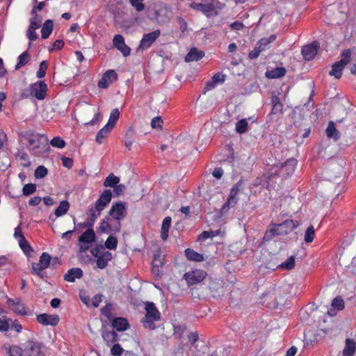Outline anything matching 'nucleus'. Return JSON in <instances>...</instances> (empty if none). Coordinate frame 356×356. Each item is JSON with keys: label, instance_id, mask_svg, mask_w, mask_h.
<instances>
[{"label": "nucleus", "instance_id": "1", "mask_svg": "<svg viewBox=\"0 0 356 356\" xmlns=\"http://www.w3.org/2000/svg\"><path fill=\"white\" fill-rule=\"evenodd\" d=\"M20 141L26 145L29 152L36 156L49 153L50 147L47 136L33 131H26L19 134Z\"/></svg>", "mask_w": 356, "mask_h": 356}, {"label": "nucleus", "instance_id": "2", "mask_svg": "<svg viewBox=\"0 0 356 356\" xmlns=\"http://www.w3.org/2000/svg\"><path fill=\"white\" fill-rule=\"evenodd\" d=\"M145 314L140 322L145 329L154 330L155 323L161 320V313L152 302H147L145 306Z\"/></svg>", "mask_w": 356, "mask_h": 356}, {"label": "nucleus", "instance_id": "3", "mask_svg": "<svg viewBox=\"0 0 356 356\" xmlns=\"http://www.w3.org/2000/svg\"><path fill=\"white\" fill-rule=\"evenodd\" d=\"M242 181H238L236 184H234L230 190L229 195L227 197V201L222 205L220 212L222 213L227 212L230 208L234 207L238 202V198L237 197L240 191L241 190Z\"/></svg>", "mask_w": 356, "mask_h": 356}, {"label": "nucleus", "instance_id": "4", "mask_svg": "<svg viewBox=\"0 0 356 356\" xmlns=\"http://www.w3.org/2000/svg\"><path fill=\"white\" fill-rule=\"evenodd\" d=\"M121 223L113 217L106 216L101 222L99 229L101 232L113 234L120 232Z\"/></svg>", "mask_w": 356, "mask_h": 356}, {"label": "nucleus", "instance_id": "5", "mask_svg": "<svg viewBox=\"0 0 356 356\" xmlns=\"http://www.w3.org/2000/svg\"><path fill=\"white\" fill-rule=\"evenodd\" d=\"M30 95L38 100H43L47 97V85L44 81H38L30 85Z\"/></svg>", "mask_w": 356, "mask_h": 356}, {"label": "nucleus", "instance_id": "6", "mask_svg": "<svg viewBox=\"0 0 356 356\" xmlns=\"http://www.w3.org/2000/svg\"><path fill=\"white\" fill-rule=\"evenodd\" d=\"M161 31L159 29H156L152 32L145 33L142 39L140 41L139 46L138 47V50H146L148 49L160 37Z\"/></svg>", "mask_w": 356, "mask_h": 356}, {"label": "nucleus", "instance_id": "7", "mask_svg": "<svg viewBox=\"0 0 356 356\" xmlns=\"http://www.w3.org/2000/svg\"><path fill=\"white\" fill-rule=\"evenodd\" d=\"M95 240V233L92 228L87 229L79 237V250L81 252H84L88 249V244L94 242Z\"/></svg>", "mask_w": 356, "mask_h": 356}, {"label": "nucleus", "instance_id": "8", "mask_svg": "<svg viewBox=\"0 0 356 356\" xmlns=\"http://www.w3.org/2000/svg\"><path fill=\"white\" fill-rule=\"evenodd\" d=\"M207 276L205 271L202 270H195L187 272L184 277L189 286L197 284L201 282Z\"/></svg>", "mask_w": 356, "mask_h": 356}, {"label": "nucleus", "instance_id": "9", "mask_svg": "<svg viewBox=\"0 0 356 356\" xmlns=\"http://www.w3.org/2000/svg\"><path fill=\"white\" fill-rule=\"evenodd\" d=\"M42 343L29 340L24 344V356H39L42 351Z\"/></svg>", "mask_w": 356, "mask_h": 356}, {"label": "nucleus", "instance_id": "10", "mask_svg": "<svg viewBox=\"0 0 356 356\" xmlns=\"http://www.w3.org/2000/svg\"><path fill=\"white\" fill-rule=\"evenodd\" d=\"M118 79L117 73L113 70H107L99 80L97 86L99 88L106 89Z\"/></svg>", "mask_w": 356, "mask_h": 356}, {"label": "nucleus", "instance_id": "11", "mask_svg": "<svg viewBox=\"0 0 356 356\" xmlns=\"http://www.w3.org/2000/svg\"><path fill=\"white\" fill-rule=\"evenodd\" d=\"M109 215L120 222L126 216L125 203L120 202L113 204L110 209Z\"/></svg>", "mask_w": 356, "mask_h": 356}, {"label": "nucleus", "instance_id": "12", "mask_svg": "<svg viewBox=\"0 0 356 356\" xmlns=\"http://www.w3.org/2000/svg\"><path fill=\"white\" fill-rule=\"evenodd\" d=\"M7 305L9 306L10 309L15 314L21 316L28 315L29 313L26 311L25 306L22 303L19 298H10L7 299Z\"/></svg>", "mask_w": 356, "mask_h": 356}, {"label": "nucleus", "instance_id": "13", "mask_svg": "<svg viewBox=\"0 0 356 356\" xmlns=\"http://www.w3.org/2000/svg\"><path fill=\"white\" fill-rule=\"evenodd\" d=\"M113 44L124 56L127 57L130 55L131 49L125 44L124 39L122 35L117 34L114 35Z\"/></svg>", "mask_w": 356, "mask_h": 356}, {"label": "nucleus", "instance_id": "14", "mask_svg": "<svg viewBox=\"0 0 356 356\" xmlns=\"http://www.w3.org/2000/svg\"><path fill=\"white\" fill-rule=\"evenodd\" d=\"M37 321L44 326H56L59 322V316L57 314H41L37 316Z\"/></svg>", "mask_w": 356, "mask_h": 356}, {"label": "nucleus", "instance_id": "15", "mask_svg": "<svg viewBox=\"0 0 356 356\" xmlns=\"http://www.w3.org/2000/svg\"><path fill=\"white\" fill-rule=\"evenodd\" d=\"M319 44L314 41L309 44L305 45L302 49V55L305 60H311L317 54Z\"/></svg>", "mask_w": 356, "mask_h": 356}, {"label": "nucleus", "instance_id": "16", "mask_svg": "<svg viewBox=\"0 0 356 356\" xmlns=\"http://www.w3.org/2000/svg\"><path fill=\"white\" fill-rule=\"evenodd\" d=\"M278 226V230L280 233V235H286L289 232H292L294 229H296L298 226V224L296 221L288 219L282 222V223L277 224Z\"/></svg>", "mask_w": 356, "mask_h": 356}, {"label": "nucleus", "instance_id": "17", "mask_svg": "<svg viewBox=\"0 0 356 356\" xmlns=\"http://www.w3.org/2000/svg\"><path fill=\"white\" fill-rule=\"evenodd\" d=\"M111 321L112 326L118 332L125 331L130 327L128 321L123 317L113 318Z\"/></svg>", "mask_w": 356, "mask_h": 356}, {"label": "nucleus", "instance_id": "18", "mask_svg": "<svg viewBox=\"0 0 356 356\" xmlns=\"http://www.w3.org/2000/svg\"><path fill=\"white\" fill-rule=\"evenodd\" d=\"M189 7L193 10L201 11L207 17L209 16V13L214 10V5L213 3H209L208 4L192 3L189 5Z\"/></svg>", "mask_w": 356, "mask_h": 356}, {"label": "nucleus", "instance_id": "19", "mask_svg": "<svg viewBox=\"0 0 356 356\" xmlns=\"http://www.w3.org/2000/svg\"><path fill=\"white\" fill-rule=\"evenodd\" d=\"M3 350L9 356H24V349L16 345L11 346L9 343H5L2 346Z\"/></svg>", "mask_w": 356, "mask_h": 356}, {"label": "nucleus", "instance_id": "20", "mask_svg": "<svg viewBox=\"0 0 356 356\" xmlns=\"http://www.w3.org/2000/svg\"><path fill=\"white\" fill-rule=\"evenodd\" d=\"M296 165L297 161L295 159H289L282 165L280 172L284 175L290 176L293 173Z\"/></svg>", "mask_w": 356, "mask_h": 356}, {"label": "nucleus", "instance_id": "21", "mask_svg": "<svg viewBox=\"0 0 356 356\" xmlns=\"http://www.w3.org/2000/svg\"><path fill=\"white\" fill-rule=\"evenodd\" d=\"M83 277V270L80 268H72L67 270L64 275V280L67 282H73L76 279Z\"/></svg>", "mask_w": 356, "mask_h": 356}, {"label": "nucleus", "instance_id": "22", "mask_svg": "<svg viewBox=\"0 0 356 356\" xmlns=\"http://www.w3.org/2000/svg\"><path fill=\"white\" fill-rule=\"evenodd\" d=\"M204 56V52L196 47L191 48L185 57L186 62L197 61Z\"/></svg>", "mask_w": 356, "mask_h": 356}, {"label": "nucleus", "instance_id": "23", "mask_svg": "<svg viewBox=\"0 0 356 356\" xmlns=\"http://www.w3.org/2000/svg\"><path fill=\"white\" fill-rule=\"evenodd\" d=\"M112 258L113 256L110 252L106 251L105 252H102V254L96 260L97 268L99 269L105 268L107 266L108 261H111Z\"/></svg>", "mask_w": 356, "mask_h": 356}, {"label": "nucleus", "instance_id": "24", "mask_svg": "<svg viewBox=\"0 0 356 356\" xmlns=\"http://www.w3.org/2000/svg\"><path fill=\"white\" fill-rule=\"evenodd\" d=\"M332 307H333L334 309L329 310L327 312V314L330 316H334L336 315L334 309L341 311L344 309L345 305L343 300L339 296L334 298L332 301Z\"/></svg>", "mask_w": 356, "mask_h": 356}, {"label": "nucleus", "instance_id": "25", "mask_svg": "<svg viewBox=\"0 0 356 356\" xmlns=\"http://www.w3.org/2000/svg\"><path fill=\"white\" fill-rule=\"evenodd\" d=\"M102 338L108 346H111L118 340V335L115 331L105 330L102 332Z\"/></svg>", "mask_w": 356, "mask_h": 356}, {"label": "nucleus", "instance_id": "26", "mask_svg": "<svg viewBox=\"0 0 356 356\" xmlns=\"http://www.w3.org/2000/svg\"><path fill=\"white\" fill-rule=\"evenodd\" d=\"M356 350V343L353 339H347L343 350V356H353Z\"/></svg>", "mask_w": 356, "mask_h": 356}, {"label": "nucleus", "instance_id": "27", "mask_svg": "<svg viewBox=\"0 0 356 356\" xmlns=\"http://www.w3.org/2000/svg\"><path fill=\"white\" fill-rule=\"evenodd\" d=\"M276 35L274 34L270 35L268 38H263L257 42L256 46L261 49L262 52L268 48L269 44L273 42L276 40Z\"/></svg>", "mask_w": 356, "mask_h": 356}, {"label": "nucleus", "instance_id": "28", "mask_svg": "<svg viewBox=\"0 0 356 356\" xmlns=\"http://www.w3.org/2000/svg\"><path fill=\"white\" fill-rule=\"evenodd\" d=\"M54 28V22L51 19H47L44 22L41 29V36L42 39H47L51 34Z\"/></svg>", "mask_w": 356, "mask_h": 356}, {"label": "nucleus", "instance_id": "29", "mask_svg": "<svg viewBox=\"0 0 356 356\" xmlns=\"http://www.w3.org/2000/svg\"><path fill=\"white\" fill-rule=\"evenodd\" d=\"M280 235L277 224L271 223L264 236V241H270L274 236Z\"/></svg>", "mask_w": 356, "mask_h": 356}, {"label": "nucleus", "instance_id": "30", "mask_svg": "<svg viewBox=\"0 0 356 356\" xmlns=\"http://www.w3.org/2000/svg\"><path fill=\"white\" fill-rule=\"evenodd\" d=\"M326 135L329 138H333L335 141L338 140L340 138L339 131L336 129L334 123L330 122L325 130Z\"/></svg>", "mask_w": 356, "mask_h": 356}, {"label": "nucleus", "instance_id": "31", "mask_svg": "<svg viewBox=\"0 0 356 356\" xmlns=\"http://www.w3.org/2000/svg\"><path fill=\"white\" fill-rule=\"evenodd\" d=\"M185 255L189 261L200 262L204 261V259L202 254L195 252L191 248H187L185 250Z\"/></svg>", "mask_w": 356, "mask_h": 356}, {"label": "nucleus", "instance_id": "32", "mask_svg": "<svg viewBox=\"0 0 356 356\" xmlns=\"http://www.w3.org/2000/svg\"><path fill=\"white\" fill-rule=\"evenodd\" d=\"M286 72V71L284 67H276L272 70L267 71L266 76L269 79H278L284 76Z\"/></svg>", "mask_w": 356, "mask_h": 356}, {"label": "nucleus", "instance_id": "33", "mask_svg": "<svg viewBox=\"0 0 356 356\" xmlns=\"http://www.w3.org/2000/svg\"><path fill=\"white\" fill-rule=\"evenodd\" d=\"M171 224V218L165 217L161 225V238L162 240L165 241L168 236V231Z\"/></svg>", "mask_w": 356, "mask_h": 356}, {"label": "nucleus", "instance_id": "34", "mask_svg": "<svg viewBox=\"0 0 356 356\" xmlns=\"http://www.w3.org/2000/svg\"><path fill=\"white\" fill-rule=\"evenodd\" d=\"M70 209V203L67 200H63L60 202L58 207L56 209L54 214L56 217L64 216Z\"/></svg>", "mask_w": 356, "mask_h": 356}, {"label": "nucleus", "instance_id": "35", "mask_svg": "<svg viewBox=\"0 0 356 356\" xmlns=\"http://www.w3.org/2000/svg\"><path fill=\"white\" fill-rule=\"evenodd\" d=\"M344 67L345 66L341 65L340 63L336 62L332 66V70L330 71L329 74L339 79L341 77L342 72L344 69Z\"/></svg>", "mask_w": 356, "mask_h": 356}, {"label": "nucleus", "instance_id": "36", "mask_svg": "<svg viewBox=\"0 0 356 356\" xmlns=\"http://www.w3.org/2000/svg\"><path fill=\"white\" fill-rule=\"evenodd\" d=\"M101 212L102 211L97 210V208L95 205H90L87 211L88 220L94 224L96 219L100 216Z\"/></svg>", "mask_w": 356, "mask_h": 356}, {"label": "nucleus", "instance_id": "37", "mask_svg": "<svg viewBox=\"0 0 356 356\" xmlns=\"http://www.w3.org/2000/svg\"><path fill=\"white\" fill-rule=\"evenodd\" d=\"M111 130L112 129L109 127H107L106 124L104 126V127H102L96 135V142L99 144H102L103 143L104 138L108 136Z\"/></svg>", "mask_w": 356, "mask_h": 356}, {"label": "nucleus", "instance_id": "38", "mask_svg": "<svg viewBox=\"0 0 356 356\" xmlns=\"http://www.w3.org/2000/svg\"><path fill=\"white\" fill-rule=\"evenodd\" d=\"M30 60V56L29 54L28 50L24 51L17 58V63L15 65V69L16 70L20 69L22 67L24 66Z\"/></svg>", "mask_w": 356, "mask_h": 356}, {"label": "nucleus", "instance_id": "39", "mask_svg": "<svg viewBox=\"0 0 356 356\" xmlns=\"http://www.w3.org/2000/svg\"><path fill=\"white\" fill-rule=\"evenodd\" d=\"M120 118V111L118 108H114L110 113L109 119L108 122L106 123L107 127H109L113 129L115 127L117 121Z\"/></svg>", "mask_w": 356, "mask_h": 356}, {"label": "nucleus", "instance_id": "40", "mask_svg": "<svg viewBox=\"0 0 356 356\" xmlns=\"http://www.w3.org/2000/svg\"><path fill=\"white\" fill-rule=\"evenodd\" d=\"M220 234V230L204 231L202 232L201 234H200L197 236V241H204L208 238H213V237L218 236Z\"/></svg>", "mask_w": 356, "mask_h": 356}, {"label": "nucleus", "instance_id": "41", "mask_svg": "<svg viewBox=\"0 0 356 356\" xmlns=\"http://www.w3.org/2000/svg\"><path fill=\"white\" fill-rule=\"evenodd\" d=\"M295 266V256H290L285 261L280 264L278 267L281 269L290 270Z\"/></svg>", "mask_w": 356, "mask_h": 356}, {"label": "nucleus", "instance_id": "42", "mask_svg": "<svg viewBox=\"0 0 356 356\" xmlns=\"http://www.w3.org/2000/svg\"><path fill=\"white\" fill-rule=\"evenodd\" d=\"M119 181L120 178L111 173L105 179L104 186L105 187H114L119 183Z\"/></svg>", "mask_w": 356, "mask_h": 356}, {"label": "nucleus", "instance_id": "43", "mask_svg": "<svg viewBox=\"0 0 356 356\" xmlns=\"http://www.w3.org/2000/svg\"><path fill=\"white\" fill-rule=\"evenodd\" d=\"M315 236V229L314 226L310 225L306 229L304 235V240L305 243H310L313 241Z\"/></svg>", "mask_w": 356, "mask_h": 356}, {"label": "nucleus", "instance_id": "44", "mask_svg": "<svg viewBox=\"0 0 356 356\" xmlns=\"http://www.w3.org/2000/svg\"><path fill=\"white\" fill-rule=\"evenodd\" d=\"M49 143L52 147L58 149H63L66 145L65 141L60 136L53 138L50 140Z\"/></svg>", "mask_w": 356, "mask_h": 356}, {"label": "nucleus", "instance_id": "45", "mask_svg": "<svg viewBox=\"0 0 356 356\" xmlns=\"http://www.w3.org/2000/svg\"><path fill=\"white\" fill-rule=\"evenodd\" d=\"M33 17L30 19V25L29 27L32 29H39L42 24V18L37 13L33 15Z\"/></svg>", "mask_w": 356, "mask_h": 356}, {"label": "nucleus", "instance_id": "46", "mask_svg": "<svg viewBox=\"0 0 356 356\" xmlns=\"http://www.w3.org/2000/svg\"><path fill=\"white\" fill-rule=\"evenodd\" d=\"M113 305L111 303H106V305L101 309V313L109 321H111V319L113 318Z\"/></svg>", "mask_w": 356, "mask_h": 356}, {"label": "nucleus", "instance_id": "47", "mask_svg": "<svg viewBox=\"0 0 356 356\" xmlns=\"http://www.w3.org/2000/svg\"><path fill=\"white\" fill-rule=\"evenodd\" d=\"M51 259V257L48 253L43 252L40 257V265L42 266L46 269L49 266Z\"/></svg>", "mask_w": 356, "mask_h": 356}, {"label": "nucleus", "instance_id": "48", "mask_svg": "<svg viewBox=\"0 0 356 356\" xmlns=\"http://www.w3.org/2000/svg\"><path fill=\"white\" fill-rule=\"evenodd\" d=\"M248 123L245 119H242L237 122L236 124V131L238 134H244L248 129Z\"/></svg>", "mask_w": 356, "mask_h": 356}, {"label": "nucleus", "instance_id": "49", "mask_svg": "<svg viewBox=\"0 0 356 356\" xmlns=\"http://www.w3.org/2000/svg\"><path fill=\"white\" fill-rule=\"evenodd\" d=\"M36 185L35 184H26L22 188V194L29 196L36 191Z\"/></svg>", "mask_w": 356, "mask_h": 356}, {"label": "nucleus", "instance_id": "50", "mask_svg": "<svg viewBox=\"0 0 356 356\" xmlns=\"http://www.w3.org/2000/svg\"><path fill=\"white\" fill-rule=\"evenodd\" d=\"M105 247L109 250H115L118 245V240L113 236H109L105 241Z\"/></svg>", "mask_w": 356, "mask_h": 356}, {"label": "nucleus", "instance_id": "51", "mask_svg": "<svg viewBox=\"0 0 356 356\" xmlns=\"http://www.w3.org/2000/svg\"><path fill=\"white\" fill-rule=\"evenodd\" d=\"M18 243L19 247L23 250L25 254L28 255L33 251L29 243L26 240V238H22L21 241H18Z\"/></svg>", "mask_w": 356, "mask_h": 356}, {"label": "nucleus", "instance_id": "52", "mask_svg": "<svg viewBox=\"0 0 356 356\" xmlns=\"http://www.w3.org/2000/svg\"><path fill=\"white\" fill-rule=\"evenodd\" d=\"M48 68V63L46 60H43L40 63L39 69L37 72L36 76L38 79L43 78L47 72Z\"/></svg>", "mask_w": 356, "mask_h": 356}, {"label": "nucleus", "instance_id": "53", "mask_svg": "<svg viewBox=\"0 0 356 356\" xmlns=\"http://www.w3.org/2000/svg\"><path fill=\"white\" fill-rule=\"evenodd\" d=\"M48 173V170L46 167L44 165L38 166L34 172V176L36 179H42L44 178Z\"/></svg>", "mask_w": 356, "mask_h": 356}, {"label": "nucleus", "instance_id": "54", "mask_svg": "<svg viewBox=\"0 0 356 356\" xmlns=\"http://www.w3.org/2000/svg\"><path fill=\"white\" fill-rule=\"evenodd\" d=\"M351 51L346 49L341 53V58L340 61H338L343 66L346 65L350 60Z\"/></svg>", "mask_w": 356, "mask_h": 356}, {"label": "nucleus", "instance_id": "55", "mask_svg": "<svg viewBox=\"0 0 356 356\" xmlns=\"http://www.w3.org/2000/svg\"><path fill=\"white\" fill-rule=\"evenodd\" d=\"M112 197V193L110 190H104V192L101 194L99 197V200L104 202V205L107 206L108 203L111 202Z\"/></svg>", "mask_w": 356, "mask_h": 356}, {"label": "nucleus", "instance_id": "56", "mask_svg": "<svg viewBox=\"0 0 356 356\" xmlns=\"http://www.w3.org/2000/svg\"><path fill=\"white\" fill-rule=\"evenodd\" d=\"M143 0H129L130 4L138 12H141L145 9V5L143 3Z\"/></svg>", "mask_w": 356, "mask_h": 356}, {"label": "nucleus", "instance_id": "57", "mask_svg": "<svg viewBox=\"0 0 356 356\" xmlns=\"http://www.w3.org/2000/svg\"><path fill=\"white\" fill-rule=\"evenodd\" d=\"M123 350V348L119 343H115L111 348V354L113 356H120Z\"/></svg>", "mask_w": 356, "mask_h": 356}, {"label": "nucleus", "instance_id": "58", "mask_svg": "<svg viewBox=\"0 0 356 356\" xmlns=\"http://www.w3.org/2000/svg\"><path fill=\"white\" fill-rule=\"evenodd\" d=\"M35 30L36 29H32L31 27H29L27 30L26 36L30 42L35 41L38 38V35L35 32Z\"/></svg>", "mask_w": 356, "mask_h": 356}, {"label": "nucleus", "instance_id": "59", "mask_svg": "<svg viewBox=\"0 0 356 356\" xmlns=\"http://www.w3.org/2000/svg\"><path fill=\"white\" fill-rule=\"evenodd\" d=\"M211 79L216 85L218 83H222L225 80V75L222 73H216L212 76Z\"/></svg>", "mask_w": 356, "mask_h": 356}, {"label": "nucleus", "instance_id": "60", "mask_svg": "<svg viewBox=\"0 0 356 356\" xmlns=\"http://www.w3.org/2000/svg\"><path fill=\"white\" fill-rule=\"evenodd\" d=\"M161 258V254L160 252H158L157 253L154 254V259L152 261V266H163V261Z\"/></svg>", "mask_w": 356, "mask_h": 356}, {"label": "nucleus", "instance_id": "61", "mask_svg": "<svg viewBox=\"0 0 356 356\" xmlns=\"http://www.w3.org/2000/svg\"><path fill=\"white\" fill-rule=\"evenodd\" d=\"M94 224H92L91 222H90L88 220L87 222H79L74 227V232L77 229H82V228H92L93 227Z\"/></svg>", "mask_w": 356, "mask_h": 356}, {"label": "nucleus", "instance_id": "62", "mask_svg": "<svg viewBox=\"0 0 356 356\" xmlns=\"http://www.w3.org/2000/svg\"><path fill=\"white\" fill-rule=\"evenodd\" d=\"M163 124V120L160 117H155L151 121V126L152 128H161Z\"/></svg>", "mask_w": 356, "mask_h": 356}, {"label": "nucleus", "instance_id": "63", "mask_svg": "<svg viewBox=\"0 0 356 356\" xmlns=\"http://www.w3.org/2000/svg\"><path fill=\"white\" fill-rule=\"evenodd\" d=\"M283 104L280 102L279 104H273L271 110V114L282 113Z\"/></svg>", "mask_w": 356, "mask_h": 356}, {"label": "nucleus", "instance_id": "64", "mask_svg": "<svg viewBox=\"0 0 356 356\" xmlns=\"http://www.w3.org/2000/svg\"><path fill=\"white\" fill-rule=\"evenodd\" d=\"M9 329V324L4 317H0V332H6Z\"/></svg>", "mask_w": 356, "mask_h": 356}]
</instances>
